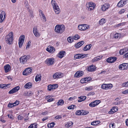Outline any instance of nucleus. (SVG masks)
<instances>
[{"instance_id": "obj_51", "label": "nucleus", "mask_w": 128, "mask_h": 128, "mask_svg": "<svg viewBox=\"0 0 128 128\" xmlns=\"http://www.w3.org/2000/svg\"><path fill=\"white\" fill-rule=\"evenodd\" d=\"M76 98V96H74L73 97H70L68 99V100H74Z\"/></svg>"}, {"instance_id": "obj_36", "label": "nucleus", "mask_w": 128, "mask_h": 128, "mask_svg": "<svg viewBox=\"0 0 128 128\" xmlns=\"http://www.w3.org/2000/svg\"><path fill=\"white\" fill-rule=\"evenodd\" d=\"M41 76L40 75H37L35 78V81L38 82L41 80Z\"/></svg>"}, {"instance_id": "obj_46", "label": "nucleus", "mask_w": 128, "mask_h": 128, "mask_svg": "<svg viewBox=\"0 0 128 128\" xmlns=\"http://www.w3.org/2000/svg\"><path fill=\"white\" fill-rule=\"evenodd\" d=\"M15 106L13 103H9L8 105V108H12Z\"/></svg>"}, {"instance_id": "obj_57", "label": "nucleus", "mask_w": 128, "mask_h": 128, "mask_svg": "<svg viewBox=\"0 0 128 128\" xmlns=\"http://www.w3.org/2000/svg\"><path fill=\"white\" fill-rule=\"evenodd\" d=\"M62 118V116L60 115H58L55 117V118L56 119H59Z\"/></svg>"}, {"instance_id": "obj_38", "label": "nucleus", "mask_w": 128, "mask_h": 128, "mask_svg": "<svg viewBox=\"0 0 128 128\" xmlns=\"http://www.w3.org/2000/svg\"><path fill=\"white\" fill-rule=\"evenodd\" d=\"M55 124L54 122L49 123L48 124V126L49 128H52L54 126V125H55Z\"/></svg>"}, {"instance_id": "obj_61", "label": "nucleus", "mask_w": 128, "mask_h": 128, "mask_svg": "<svg viewBox=\"0 0 128 128\" xmlns=\"http://www.w3.org/2000/svg\"><path fill=\"white\" fill-rule=\"evenodd\" d=\"M122 65V64H120L119 65V68L120 70H124L123 67Z\"/></svg>"}, {"instance_id": "obj_22", "label": "nucleus", "mask_w": 128, "mask_h": 128, "mask_svg": "<svg viewBox=\"0 0 128 128\" xmlns=\"http://www.w3.org/2000/svg\"><path fill=\"white\" fill-rule=\"evenodd\" d=\"M86 56V54H78L74 56V58L76 59H79L83 58Z\"/></svg>"}, {"instance_id": "obj_64", "label": "nucleus", "mask_w": 128, "mask_h": 128, "mask_svg": "<svg viewBox=\"0 0 128 128\" xmlns=\"http://www.w3.org/2000/svg\"><path fill=\"white\" fill-rule=\"evenodd\" d=\"M54 100V99L51 98L48 99L47 101L48 102H50L53 101Z\"/></svg>"}, {"instance_id": "obj_20", "label": "nucleus", "mask_w": 128, "mask_h": 128, "mask_svg": "<svg viewBox=\"0 0 128 128\" xmlns=\"http://www.w3.org/2000/svg\"><path fill=\"white\" fill-rule=\"evenodd\" d=\"M90 79L91 78L90 77L83 78L80 80V82L82 84L86 83L88 82V81H90Z\"/></svg>"}, {"instance_id": "obj_6", "label": "nucleus", "mask_w": 128, "mask_h": 128, "mask_svg": "<svg viewBox=\"0 0 128 128\" xmlns=\"http://www.w3.org/2000/svg\"><path fill=\"white\" fill-rule=\"evenodd\" d=\"M54 58H48L45 61L46 64L48 66L52 65L54 64Z\"/></svg>"}, {"instance_id": "obj_19", "label": "nucleus", "mask_w": 128, "mask_h": 128, "mask_svg": "<svg viewBox=\"0 0 128 128\" xmlns=\"http://www.w3.org/2000/svg\"><path fill=\"white\" fill-rule=\"evenodd\" d=\"M110 5L107 4H105L102 5L101 8V10L103 11H105L106 10L109 8Z\"/></svg>"}, {"instance_id": "obj_50", "label": "nucleus", "mask_w": 128, "mask_h": 128, "mask_svg": "<svg viewBox=\"0 0 128 128\" xmlns=\"http://www.w3.org/2000/svg\"><path fill=\"white\" fill-rule=\"evenodd\" d=\"M82 115H84L88 114L89 113V112L88 111H86L83 110V111L82 112Z\"/></svg>"}, {"instance_id": "obj_60", "label": "nucleus", "mask_w": 128, "mask_h": 128, "mask_svg": "<svg viewBox=\"0 0 128 128\" xmlns=\"http://www.w3.org/2000/svg\"><path fill=\"white\" fill-rule=\"evenodd\" d=\"M18 120H22L23 119V117L22 116L19 115L18 116Z\"/></svg>"}, {"instance_id": "obj_43", "label": "nucleus", "mask_w": 128, "mask_h": 128, "mask_svg": "<svg viewBox=\"0 0 128 128\" xmlns=\"http://www.w3.org/2000/svg\"><path fill=\"white\" fill-rule=\"evenodd\" d=\"M122 66L123 67L124 70L126 69L127 68V66H128V65L126 63H123L122 64Z\"/></svg>"}, {"instance_id": "obj_28", "label": "nucleus", "mask_w": 128, "mask_h": 128, "mask_svg": "<svg viewBox=\"0 0 128 128\" xmlns=\"http://www.w3.org/2000/svg\"><path fill=\"white\" fill-rule=\"evenodd\" d=\"M32 86L31 83L30 82H29L25 84L24 87L26 88H31Z\"/></svg>"}, {"instance_id": "obj_31", "label": "nucleus", "mask_w": 128, "mask_h": 128, "mask_svg": "<svg viewBox=\"0 0 128 128\" xmlns=\"http://www.w3.org/2000/svg\"><path fill=\"white\" fill-rule=\"evenodd\" d=\"M84 43L83 41H82L78 43L76 45V47L79 48L83 45Z\"/></svg>"}, {"instance_id": "obj_9", "label": "nucleus", "mask_w": 128, "mask_h": 128, "mask_svg": "<svg viewBox=\"0 0 128 128\" xmlns=\"http://www.w3.org/2000/svg\"><path fill=\"white\" fill-rule=\"evenodd\" d=\"M127 0H121L117 4L118 7H121L124 6L127 3Z\"/></svg>"}, {"instance_id": "obj_25", "label": "nucleus", "mask_w": 128, "mask_h": 128, "mask_svg": "<svg viewBox=\"0 0 128 128\" xmlns=\"http://www.w3.org/2000/svg\"><path fill=\"white\" fill-rule=\"evenodd\" d=\"M4 69L5 72H7L10 70V66L9 64H7L4 66Z\"/></svg>"}, {"instance_id": "obj_14", "label": "nucleus", "mask_w": 128, "mask_h": 128, "mask_svg": "<svg viewBox=\"0 0 128 128\" xmlns=\"http://www.w3.org/2000/svg\"><path fill=\"white\" fill-rule=\"evenodd\" d=\"M33 32L35 36L37 38L39 37L40 36V34L39 33L36 27H34L33 29Z\"/></svg>"}, {"instance_id": "obj_37", "label": "nucleus", "mask_w": 128, "mask_h": 128, "mask_svg": "<svg viewBox=\"0 0 128 128\" xmlns=\"http://www.w3.org/2000/svg\"><path fill=\"white\" fill-rule=\"evenodd\" d=\"M37 126L36 124L34 123L31 124L28 127V128H37Z\"/></svg>"}, {"instance_id": "obj_47", "label": "nucleus", "mask_w": 128, "mask_h": 128, "mask_svg": "<svg viewBox=\"0 0 128 128\" xmlns=\"http://www.w3.org/2000/svg\"><path fill=\"white\" fill-rule=\"evenodd\" d=\"M75 107V108H76V106L75 105H72L70 106H68V109H73L74 108V107Z\"/></svg>"}, {"instance_id": "obj_53", "label": "nucleus", "mask_w": 128, "mask_h": 128, "mask_svg": "<svg viewBox=\"0 0 128 128\" xmlns=\"http://www.w3.org/2000/svg\"><path fill=\"white\" fill-rule=\"evenodd\" d=\"M39 14L40 16H42L44 15L43 12L41 10H39Z\"/></svg>"}, {"instance_id": "obj_13", "label": "nucleus", "mask_w": 128, "mask_h": 128, "mask_svg": "<svg viewBox=\"0 0 128 128\" xmlns=\"http://www.w3.org/2000/svg\"><path fill=\"white\" fill-rule=\"evenodd\" d=\"M6 13L2 11L0 14V23H2L6 18Z\"/></svg>"}, {"instance_id": "obj_26", "label": "nucleus", "mask_w": 128, "mask_h": 128, "mask_svg": "<svg viewBox=\"0 0 128 128\" xmlns=\"http://www.w3.org/2000/svg\"><path fill=\"white\" fill-rule=\"evenodd\" d=\"M10 84H1L0 85V88L2 89H6L8 87V86Z\"/></svg>"}, {"instance_id": "obj_59", "label": "nucleus", "mask_w": 128, "mask_h": 128, "mask_svg": "<svg viewBox=\"0 0 128 128\" xmlns=\"http://www.w3.org/2000/svg\"><path fill=\"white\" fill-rule=\"evenodd\" d=\"M14 92H15V91L12 88V89L10 90L9 92H8V93L9 94H12Z\"/></svg>"}, {"instance_id": "obj_42", "label": "nucleus", "mask_w": 128, "mask_h": 128, "mask_svg": "<svg viewBox=\"0 0 128 128\" xmlns=\"http://www.w3.org/2000/svg\"><path fill=\"white\" fill-rule=\"evenodd\" d=\"M99 121H95L92 122L91 123V124L92 125L95 126L99 124Z\"/></svg>"}, {"instance_id": "obj_48", "label": "nucleus", "mask_w": 128, "mask_h": 128, "mask_svg": "<svg viewBox=\"0 0 128 128\" xmlns=\"http://www.w3.org/2000/svg\"><path fill=\"white\" fill-rule=\"evenodd\" d=\"M73 38L74 40H77L80 38V37L78 34H76Z\"/></svg>"}, {"instance_id": "obj_10", "label": "nucleus", "mask_w": 128, "mask_h": 128, "mask_svg": "<svg viewBox=\"0 0 128 128\" xmlns=\"http://www.w3.org/2000/svg\"><path fill=\"white\" fill-rule=\"evenodd\" d=\"M25 36L24 35L21 36L19 38L18 42V45L19 48H20L22 46L24 41V38Z\"/></svg>"}, {"instance_id": "obj_17", "label": "nucleus", "mask_w": 128, "mask_h": 128, "mask_svg": "<svg viewBox=\"0 0 128 128\" xmlns=\"http://www.w3.org/2000/svg\"><path fill=\"white\" fill-rule=\"evenodd\" d=\"M124 34L122 33H116L114 34V38H115L119 39L124 36Z\"/></svg>"}, {"instance_id": "obj_5", "label": "nucleus", "mask_w": 128, "mask_h": 128, "mask_svg": "<svg viewBox=\"0 0 128 128\" xmlns=\"http://www.w3.org/2000/svg\"><path fill=\"white\" fill-rule=\"evenodd\" d=\"M78 29L80 30H85L89 28V26L86 24H80L78 26Z\"/></svg>"}, {"instance_id": "obj_63", "label": "nucleus", "mask_w": 128, "mask_h": 128, "mask_svg": "<svg viewBox=\"0 0 128 128\" xmlns=\"http://www.w3.org/2000/svg\"><path fill=\"white\" fill-rule=\"evenodd\" d=\"M124 53V51L123 50H120V53L121 54H122Z\"/></svg>"}, {"instance_id": "obj_24", "label": "nucleus", "mask_w": 128, "mask_h": 128, "mask_svg": "<svg viewBox=\"0 0 128 128\" xmlns=\"http://www.w3.org/2000/svg\"><path fill=\"white\" fill-rule=\"evenodd\" d=\"M96 67L93 65H91L88 68V70L89 72L94 71L96 69Z\"/></svg>"}, {"instance_id": "obj_34", "label": "nucleus", "mask_w": 128, "mask_h": 128, "mask_svg": "<svg viewBox=\"0 0 128 128\" xmlns=\"http://www.w3.org/2000/svg\"><path fill=\"white\" fill-rule=\"evenodd\" d=\"M106 22V20L105 19L102 18L99 21V24L100 25H102Z\"/></svg>"}, {"instance_id": "obj_27", "label": "nucleus", "mask_w": 128, "mask_h": 128, "mask_svg": "<svg viewBox=\"0 0 128 128\" xmlns=\"http://www.w3.org/2000/svg\"><path fill=\"white\" fill-rule=\"evenodd\" d=\"M65 54L66 52L64 51H60L58 54V57L60 58H62Z\"/></svg>"}, {"instance_id": "obj_58", "label": "nucleus", "mask_w": 128, "mask_h": 128, "mask_svg": "<svg viewBox=\"0 0 128 128\" xmlns=\"http://www.w3.org/2000/svg\"><path fill=\"white\" fill-rule=\"evenodd\" d=\"M52 86H53L52 88H54V90L57 88L58 87V85L56 84H52Z\"/></svg>"}, {"instance_id": "obj_35", "label": "nucleus", "mask_w": 128, "mask_h": 128, "mask_svg": "<svg viewBox=\"0 0 128 128\" xmlns=\"http://www.w3.org/2000/svg\"><path fill=\"white\" fill-rule=\"evenodd\" d=\"M33 94V93L31 91H29L25 92L24 94L25 96H32Z\"/></svg>"}, {"instance_id": "obj_18", "label": "nucleus", "mask_w": 128, "mask_h": 128, "mask_svg": "<svg viewBox=\"0 0 128 128\" xmlns=\"http://www.w3.org/2000/svg\"><path fill=\"white\" fill-rule=\"evenodd\" d=\"M84 74L82 71H78L76 72L74 75V77L78 78L82 76Z\"/></svg>"}, {"instance_id": "obj_56", "label": "nucleus", "mask_w": 128, "mask_h": 128, "mask_svg": "<svg viewBox=\"0 0 128 128\" xmlns=\"http://www.w3.org/2000/svg\"><path fill=\"white\" fill-rule=\"evenodd\" d=\"M128 81L126 82H124L122 84V86L124 87L128 86Z\"/></svg>"}, {"instance_id": "obj_11", "label": "nucleus", "mask_w": 128, "mask_h": 128, "mask_svg": "<svg viewBox=\"0 0 128 128\" xmlns=\"http://www.w3.org/2000/svg\"><path fill=\"white\" fill-rule=\"evenodd\" d=\"M32 71L31 68H28L26 69L23 72V74L24 75H27L30 74Z\"/></svg>"}, {"instance_id": "obj_49", "label": "nucleus", "mask_w": 128, "mask_h": 128, "mask_svg": "<svg viewBox=\"0 0 128 128\" xmlns=\"http://www.w3.org/2000/svg\"><path fill=\"white\" fill-rule=\"evenodd\" d=\"M86 96H81L78 98H79L81 99L82 100H83V101L86 98Z\"/></svg>"}, {"instance_id": "obj_40", "label": "nucleus", "mask_w": 128, "mask_h": 128, "mask_svg": "<svg viewBox=\"0 0 128 128\" xmlns=\"http://www.w3.org/2000/svg\"><path fill=\"white\" fill-rule=\"evenodd\" d=\"M83 110H78L77 111L76 113V115H80L82 113Z\"/></svg>"}, {"instance_id": "obj_15", "label": "nucleus", "mask_w": 128, "mask_h": 128, "mask_svg": "<svg viewBox=\"0 0 128 128\" xmlns=\"http://www.w3.org/2000/svg\"><path fill=\"white\" fill-rule=\"evenodd\" d=\"M112 84H103L101 86V88L102 89L107 90L108 89H110L112 86Z\"/></svg>"}, {"instance_id": "obj_8", "label": "nucleus", "mask_w": 128, "mask_h": 128, "mask_svg": "<svg viewBox=\"0 0 128 128\" xmlns=\"http://www.w3.org/2000/svg\"><path fill=\"white\" fill-rule=\"evenodd\" d=\"M101 101L99 100H96L93 102H92L89 104V106L92 108L94 107L97 106L100 102Z\"/></svg>"}, {"instance_id": "obj_7", "label": "nucleus", "mask_w": 128, "mask_h": 128, "mask_svg": "<svg viewBox=\"0 0 128 128\" xmlns=\"http://www.w3.org/2000/svg\"><path fill=\"white\" fill-rule=\"evenodd\" d=\"M64 76V74L60 72H56L54 74L53 77L54 79H58L63 77Z\"/></svg>"}, {"instance_id": "obj_1", "label": "nucleus", "mask_w": 128, "mask_h": 128, "mask_svg": "<svg viewBox=\"0 0 128 128\" xmlns=\"http://www.w3.org/2000/svg\"><path fill=\"white\" fill-rule=\"evenodd\" d=\"M64 30L65 26L63 24H57L55 27L54 31L57 34H61Z\"/></svg>"}, {"instance_id": "obj_30", "label": "nucleus", "mask_w": 128, "mask_h": 128, "mask_svg": "<svg viewBox=\"0 0 128 128\" xmlns=\"http://www.w3.org/2000/svg\"><path fill=\"white\" fill-rule=\"evenodd\" d=\"M101 58L100 56H97L94 58L92 60V61L93 62H95L100 60V59Z\"/></svg>"}, {"instance_id": "obj_39", "label": "nucleus", "mask_w": 128, "mask_h": 128, "mask_svg": "<svg viewBox=\"0 0 128 128\" xmlns=\"http://www.w3.org/2000/svg\"><path fill=\"white\" fill-rule=\"evenodd\" d=\"M74 38L73 37H69L67 38V40L68 42L70 43H71L74 41Z\"/></svg>"}, {"instance_id": "obj_3", "label": "nucleus", "mask_w": 128, "mask_h": 128, "mask_svg": "<svg viewBox=\"0 0 128 128\" xmlns=\"http://www.w3.org/2000/svg\"><path fill=\"white\" fill-rule=\"evenodd\" d=\"M51 3L55 13L56 14H58L60 12V10L56 2L54 0H52Z\"/></svg>"}, {"instance_id": "obj_12", "label": "nucleus", "mask_w": 128, "mask_h": 128, "mask_svg": "<svg viewBox=\"0 0 128 128\" xmlns=\"http://www.w3.org/2000/svg\"><path fill=\"white\" fill-rule=\"evenodd\" d=\"M95 6V4L92 2L89 3L88 5H87V7L90 10H93Z\"/></svg>"}, {"instance_id": "obj_41", "label": "nucleus", "mask_w": 128, "mask_h": 128, "mask_svg": "<svg viewBox=\"0 0 128 128\" xmlns=\"http://www.w3.org/2000/svg\"><path fill=\"white\" fill-rule=\"evenodd\" d=\"M52 85H49L48 86V90L49 91L52 90H54V88H52Z\"/></svg>"}, {"instance_id": "obj_21", "label": "nucleus", "mask_w": 128, "mask_h": 128, "mask_svg": "<svg viewBox=\"0 0 128 128\" xmlns=\"http://www.w3.org/2000/svg\"><path fill=\"white\" fill-rule=\"evenodd\" d=\"M118 110V108L117 107H113L111 110L109 111L108 113L109 114H112L117 112Z\"/></svg>"}, {"instance_id": "obj_44", "label": "nucleus", "mask_w": 128, "mask_h": 128, "mask_svg": "<svg viewBox=\"0 0 128 128\" xmlns=\"http://www.w3.org/2000/svg\"><path fill=\"white\" fill-rule=\"evenodd\" d=\"M20 88V86H17L16 87H15L13 89L14 90V91H15V92H16L18 91L19 90Z\"/></svg>"}, {"instance_id": "obj_55", "label": "nucleus", "mask_w": 128, "mask_h": 128, "mask_svg": "<svg viewBox=\"0 0 128 128\" xmlns=\"http://www.w3.org/2000/svg\"><path fill=\"white\" fill-rule=\"evenodd\" d=\"M14 106L18 105L19 104V102L16 100L14 103H13Z\"/></svg>"}, {"instance_id": "obj_54", "label": "nucleus", "mask_w": 128, "mask_h": 128, "mask_svg": "<svg viewBox=\"0 0 128 128\" xmlns=\"http://www.w3.org/2000/svg\"><path fill=\"white\" fill-rule=\"evenodd\" d=\"M39 14L40 16H42L44 15L43 12L41 10H39Z\"/></svg>"}, {"instance_id": "obj_29", "label": "nucleus", "mask_w": 128, "mask_h": 128, "mask_svg": "<svg viewBox=\"0 0 128 128\" xmlns=\"http://www.w3.org/2000/svg\"><path fill=\"white\" fill-rule=\"evenodd\" d=\"M73 124V123L71 121H70L68 122L65 125V126L67 128H68L70 126H72Z\"/></svg>"}, {"instance_id": "obj_23", "label": "nucleus", "mask_w": 128, "mask_h": 128, "mask_svg": "<svg viewBox=\"0 0 128 128\" xmlns=\"http://www.w3.org/2000/svg\"><path fill=\"white\" fill-rule=\"evenodd\" d=\"M46 50L49 52H53L55 50V48L53 47L49 46L46 49Z\"/></svg>"}, {"instance_id": "obj_32", "label": "nucleus", "mask_w": 128, "mask_h": 128, "mask_svg": "<svg viewBox=\"0 0 128 128\" xmlns=\"http://www.w3.org/2000/svg\"><path fill=\"white\" fill-rule=\"evenodd\" d=\"M64 104V101L62 100H60L57 102L56 104L58 106H62Z\"/></svg>"}, {"instance_id": "obj_45", "label": "nucleus", "mask_w": 128, "mask_h": 128, "mask_svg": "<svg viewBox=\"0 0 128 128\" xmlns=\"http://www.w3.org/2000/svg\"><path fill=\"white\" fill-rule=\"evenodd\" d=\"M93 87L92 86H90L88 87H86L85 89L86 90H90L93 89Z\"/></svg>"}, {"instance_id": "obj_16", "label": "nucleus", "mask_w": 128, "mask_h": 128, "mask_svg": "<svg viewBox=\"0 0 128 128\" xmlns=\"http://www.w3.org/2000/svg\"><path fill=\"white\" fill-rule=\"evenodd\" d=\"M117 59V58L115 57H112L108 58L106 60L107 62L110 63L114 62Z\"/></svg>"}, {"instance_id": "obj_4", "label": "nucleus", "mask_w": 128, "mask_h": 128, "mask_svg": "<svg viewBox=\"0 0 128 128\" xmlns=\"http://www.w3.org/2000/svg\"><path fill=\"white\" fill-rule=\"evenodd\" d=\"M30 58V56L29 55H25L20 57L19 60L20 62L23 64L26 63L27 60Z\"/></svg>"}, {"instance_id": "obj_33", "label": "nucleus", "mask_w": 128, "mask_h": 128, "mask_svg": "<svg viewBox=\"0 0 128 128\" xmlns=\"http://www.w3.org/2000/svg\"><path fill=\"white\" fill-rule=\"evenodd\" d=\"M92 45L90 44L86 45L83 48V50L84 51H86L88 50H90V48L91 46Z\"/></svg>"}, {"instance_id": "obj_2", "label": "nucleus", "mask_w": 128, "mask_h": 128, "mask_svg": "<svg viewBox=\"0 0 128 128\" xmlns=\"http://www.w3.org/2000/svg\"><path fill=\"white\" fill-rule=\"evenodd\" d=\"M14 34L12 32H10L6 36V41L8 44H12L13 41Z\"/></svg>"}, {"instance_id": "obj_62", "label": "nucleus", "mask_w": 128, "mask_h": 128, "mask_svg": "<svg viewBox=\"0 0 128 128\" xmlns=\"http://www.w3.org/2000/svg\"><path fill=\"white\" fill-rule=\"evenodd\" d=\"M31 43V42L30 41H29L28 43V44L27 45V46H26V48H28L30 46V44Z\"/></svg>"}, {"instance_id": "obj_52", "label": "nucleus", "mask_w": 128, "mask_h": 128, "mask_svg": "<svg viewBox=\"0 0 128 128\" xmlns=\"http://www.w3.org/2000/svg\"><path fill=\"white\" fill-rule=\"evenodd\" d=\"M109 126L110 128H115V126L114 123L110 124Z\"/></svg>"}]
</instances>
